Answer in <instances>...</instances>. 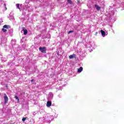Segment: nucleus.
Instances as JSON below:
<instances>
[{
  "instance_id": "obj_12",
  "label": "nucleus",
  "mask_w": 124,
  "mask_h": 124,
  "mask_svg": "<svg viewBox=\"0 0 124 124\" xmlns=\"http://www.w3.org/2000/svg\"><path fill=\"white\" fill-rule=\"evenodd\" d=\"M67 2L68 3H70V4H72V1H71V0H67Z\"/></svg>"
},
{
  "instance_id": "obj_7",
  "label": "nucleus",
  "mask_w": 124,
  "mask_h": 124,
  "mask_svg": "<svg viewBox=\"0 0 124 124\" xmlns=\"http://www.w3.org/2000/svg\"><path fill=\"white\" fill-rule=\"evenodd\" d=\"M101 33L102 36H105V35H106V33H105V31L103 30H101Z\"/></svg>"
},
{
  "instance_id": "obj_3",
  "label": "nucleus",
  "mask_w": 124,
  "mask_h": 124,
  "mask_svg": "<svg viewBox=\"0 0 124 124\" xmlns=\"http://www.w3.org/2000/svg\"><path fill=\"white\" fill-rule=\"evenodd\" d=\"M4 99L5 100L4 104H6L8 102V97L5 93L4 94Z\"/></svg>"
},
{
  "instance_id": "obj_17",
  "label": "nucleus",
  "mask_w": 124,
  "mask_h": 124,
  "mask_svg": "<svg viewBox=\"0 0 124 124\" xmlns=\"http://www.w3.org/2000/svg\"><path fill=\"white\" fill-rule=\"evenodd\" d=\"M0 24H1V22H0Z\"/></svg>"
},
{
  "instance_id": "obj_16",
  "label": "nucleus",
  "mask_w": 124,
  "mask_h": 124,
  "mask_svg": "<svg viewBox=\"0 0 124 124\" xmlns=\"http://www.w3.org/2000/svg\"><path fill=\"white\" fill-rule=\"evenodd\" d=\"M33 81H34V79H31V82H33Z\"/></svg>"
},
{
  "instance_id": "obj_5",
  "label": "nucleus",
  "mask_w": 124,
  "mask_h": 124,
  "mask_svg": "<svg viewBox=\"0 0 124 124\" xmlns=\"http://www.w3.org/2000/svg\"><path fill=\"white\" fill-rule=\"evenodd\" d=\"M76 59V54H73V55H71L69 56V59Z\"/></svg>"
},
{
  "instance_id": "obj_1",
  "label": "nucleus",
  "mask_w": 124,
  "mask_h": 124,
  "mask_svg": "<svg viewBox=\"0 0 124 124\" xmlns=\"http://www.w3.org/2000/svg\"><path fill=\"white\" fill-rule=\"evenodd\" d=\"M11 28V27H10V25H4L3 26V28H2L1 31H2L3 32H6V31H7V30L10 29Z\"/></svg>"
},
{
  "instance_id": "obj_19",
  "label": "nucleus",
  "mask_w": 124,
  "mask_h": 124,
  "mask_svg": "<svg viewBox=\"0 0 124 124\" xmlns=\"http://www.w3.org/2000/svg\"><path fill=\"white\" fill-rule=\"evenodd\" d=\"M80 2V1H78V2Z\"/></svg>"
},
{
  "instance_id": "obj_10",
  "label": "nucleus",
  "mask_w": 124,
  "mask_h": 124,
  "mask_svg": "<svg viewBox=\"0 0 124 124\" xmlns=\"http://www.w3.org/2000/svg\"><path fill=\"white\" fill-rule=\"evenodd\" d=\"M15 98H16V99H17V103H19V98L18 97V96L15 95Z\"/></svg>"
},
{
  "instance_id": "obj_14",
  "label": "nucleus",
  "mask_w": 124,
  "mask_h": 124,
  "mask_svg": "<svg viewBox=\"0 0 124 124\" xmlns=\"http://www.w3.org/2000/svg\"><path fill=\"white\" fill-rule=\"evenodd\" d=\"M17 8L18 9L20 10V4H19V3L17 4Z\"/></svg>"
},
{
  "instance_id": "obj_2",
  "label": "nucleus",
  "mask_w": 124,
  "mask_h": 124,
  "mask_svg": "<svg viewBox=\"0 0 124 124\" xmlns=\"http://www.w3.org/2000/svg\"><path fill=\"white\" fill-rule=\"evenodd\" d=\"M39 51L41 52V53H43V54H46V51H47V49H46V47H40L39 48Z\"/></svg>"
},
{
  "instance_id": "obj_9",
  "label": "nucleus",
  "mask_w": 124,
  "mask_h": 124,
  "mask_svg": "<svg viewBox=\"0 0 124 124\" xmlns=\"http://www.w3.org/2000/svg\"><path fill=\"white\" fill-rule=\"evenodd\" d=\"M82 71H83V67H80V68H79L78 69V72L79 73L82 72Z\"/></svg>"
},
{
  "instance_id": "obj_6",
  "label": "nucleus",
  "mask_w": 124,
  "mask_h": 124,
  "mask_svg": "<svg viewBox=\"0 0 124 124\" xmlns=\"http://www.w3.org/2000/svg\"><path fill=\"white\" fill-rule=\"evenodd\" d=\"M46 106L47 107H50V106H52V102L50 101H47L46 103Z\"/></svg>"
},
{
  "instance_id": "obj_15",
  "label": "nucleus",
  "mask_w": 124,
  "mask_h": 124,
  "mask_svg": "<svg viewBox=\"0 0 124 124\" xmlns=\"http://www.w3.org/2000/svg\"><path fill=\"white\" fill-rule=\"evenodd\" d=\"M73 31H70L68 32V34H69V33H71V32H73Z\"/></svg>"
},
{
  "instance_id": "obj_13",
  "label": "nucleus",
  "mask_w": 124,
  "mask_h": 124,
  "mask_svg": "<svg viewBox=\"0 0 124 124\" xmlns=\"http://www.w3.org/2000/svg\"><path fill=\"white\" fill-rule=\"evenodd\" d=\"M26 120H27V117H24V118H22V122H25V121H26Z\"/></svg>"
},
{
  "instance_id": "obj_11",
  "label": "nucleus",
  "mask_w": 124,
  "mask_h": 124,
  "mask_svg": "<svg viewBox=\"0 0 124 124\" xmlns=\"http://www.w3.org/2000/svg\"><path fill=\"white\" fill-rule=\"evenodd\" d=\"M2 1V2H3L4 3V6L5 8V10H7V8L6 7V4H5V3H4V1Z\"/></svg>"
},
{
  "instance_id": "obj_8",
  "label": "nucleus",
  "mask_w": 124,
  "mask_h": 124,
  "mask_svg": "<svg viewBox=\"0 0 124 124\" xmlns=\"http://www.w3.org/2000/svg\"><path fill=\"white\" fill-rule=\"evenodd\" d=\"M94 6L95 7H96V9H97L98 11H99V10H100V7H99L97 4H95Z\"/></svg>"
},
{
  "instance_id": "obj_4",
  "label": "nucleus",
  "mask_w": 124,
  "mask_h": 124,
  "mask_svg": "<svg viewBox=\"0 0 124 124\" xmlns=\"http://www.w3.org/2000/svg\"><path fill=\"white\" fill-rule=\"evenodd\" d=\"M22 31H23V34H24V35H27V34H28V30H27V29H25V27H22Z\"/></svg>"
},
{
  "instance_id": "obj_18",
  "label": "nucleus",
  "mask_w": 124,
  "mask_h": 124,
  "mask_svg": "<svg viewBox=\"0 0 124 124\" xmlns=\"http://www.w3.org/2000/svg\"><path fill=\"white\" fill-rule=\"evenodd\" d=\"M6 88H7V85L6 86Z\"/></svg>"
}]
</instances>
